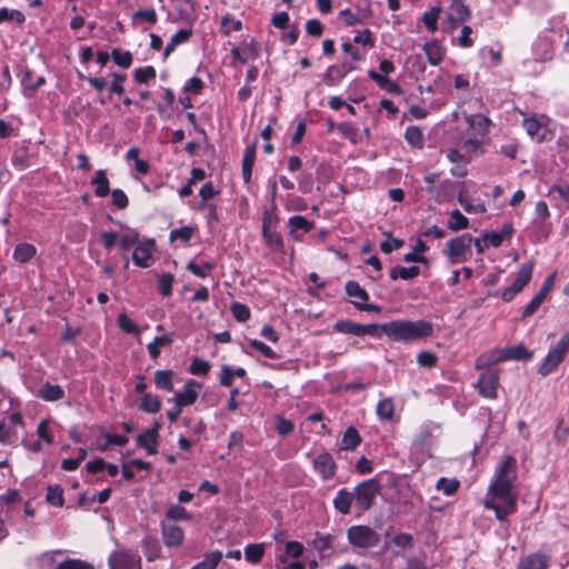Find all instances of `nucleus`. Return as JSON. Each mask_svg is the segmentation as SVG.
Here are the masks:
<instances>
[{"label": "nucleus", "mask_w": 569, "mask_h": 569, "mask_svg": "<svg viewBox=\"0 0 569 569\" xmlns=\"http://www.w3.org/2000/svg\"><path fill=\"white\" fill-rule=\"evenodd\" d=\"M483 505L487 509L495 510L496 518L499 521H505L516 511L517 493L512 486L503 481L501 486L489 487Z\"/></svg>", "instance_id": "obj_1"}, {"label": "nucleus", "mask_w": 569, "mask_h": 569, "mask_svg": "<svg viewBox=\"0 0 569 569\" xmlns=\"http://www.w3.org/2000/svg\"><path fill=\"white\" fill-rule=\"evenodd\" d=\"M432 323L427 320H393L390 321L389 338L399 342H411L431 337Z\"/></svg>", "instance_id": "obj_2"}, {"label": "nucleus", "mask_w": 569, "mask_h": 569, "mask_svg": "<svg viewBox=\"0 0 569 569\" xmlns=\"http://www.w3.org/2000/svg\"><path fill=\"white\" fill-rule=\"evenodd\" d=\"M380 491L381 483L376 477L363 480L353 488L355 508L359 516L375 506Z\"/></svg>", "instance_id": "obj_3"}, {"label": "nucleus", "mask_w": 569, "mask_h": 569, "mask_svg": "<svg viewBox=\"0 0 569 569\" xmlns=\"http://www.w3.org/2000/svg\"><path fill=\"white\" fill-rule=\"evenodd\" d=\"M347 538L353 548L370 549L380 542V535L369 526L355 525L348 528Z\"/></svg>", "instance_id": "obj_4"}, {"label": "nucleus", "mask_w": 569, "mask_h": 569, "mask_svg": "<svg viewBox=\"0 0 569 569\" xmlns=\"http://www.w3.org/2000/svg\"><path fill=\"white\" fill-rule=\"evenodd\" d=\"M472 244V237L469 234H463L460 237H456L450 239L445 249V253L447 254L450 263L455 264L458 262H463L467 260V253L470 252Z\"/></svg>", "instance_id": "obj_5"}, {"label": "nucleus", "mask_w": 569, "mask_h": 569, "mask_svg": "<svg viewBox=\"0 0 569 569\" xmlns=\"http://www.w3.org/2000/svg\"><path fill=\"white\" fill-rule=\"evenodd\" d=\"M533 270V262L523 263L518 272L515 281L511 286L503 289L501 293V299L505 302H510L517 293H519L531 280Z\"/></svg>", "instance_id": "obj_6"}, {"label": "nucleus", "mask_w": 569, "mask_h": 569, "mask_svg": "<svg viewBox=\"0 0 569 569\" xmlns=\"http://www.w3.org/2000/svg\"><path fill=\"white\" fill-rule=\"evenodd\" d=\"M345 289H346V293L349 297L358 299V301L357 300L352 301V305L356 307V309H358L360 311H368V312H380L381 311L380 306L367 303V301L369 300V293L357 281H355V280L347 281Z\"/></svg>", "instance_id": "obj_7"}, {"label": "nucleus", "mask_w": 569, "mask_h": 569, "mask_svg": "<svg viewBox=\"0 0 569 569\" xmlns=\"http://www.w3.org/2000/svg\"><path fill=\"white\" fill-rule=\"evenodd\" d=\"M110 569H141V559L136 551H113L108 559Z\"/></svg>", "instance_id": "obj_8"}, {"label": "nucleus", "mask_w": 569, "mask_h": 569, "mask_svg": "<svg viewBox=\"0 0 569 569\" xmlns=\"http://www.w3.org/2000/svg\"><path fill=\"white\" fill-rule=\"evenodd\" d=\"M498 383V371L489 369L480 373L475 387L482 397L495 399L497 397Z\"/></svg>", "instance_id": "obj_9"}, {"label": "nucleus", "mask_w": 569, "mask_h": 569, "mask_svg": "<svg viewBox=\"0 0 569 569\" xmlns=\"http://www.w3.org/2000/svg\"><path fill=\"white\" fill-rule=\"evenodd\" d=\"M517 461L515 457L507 456L503 461L496 468V480L490 486H501L503 481L509 486H515Z\"/></svg>", "instance_id": "obj_10"}, {"label": "nucleus", "mask_w": 569, "mask_h": 569, "mask_svg": "<svg viewBox=\"0 0 569 569\" xmlns=\"http://www.w3.org/2000/svg\"><path fill=\"white\" fill-rule=\"evenodd\" d=\"M156 250V242L153 239H144L136 244L132 252V261L139 268H148Z\"/></svg>", "instance_id": "obj_11"}, {"label": "nucleus", "mask_w": 569, "mask_h": 569, "mask_svg": "<svg viewBox=\"0 0 569 569\" xmlns=\"http://www.w3.org/2000/svg\"><path fill=\"white\" fill-rule=\"evenodd\" d=\"M312 465H313L315 471L317 473H319L323 480L331 479L337 473V469H338L337 463H336L333 457L327 451L318 455L313 459Z\"/></svg>", "instance_id": "obj_12"}, {"label": "nucleus", "mask_w": 569, "mask_h": 569, "mask_svg": "<svg viewBox=\"0 0 569 569\" xmlns=\"http://www.w3.org/2000/svg\"><path fill=\"white\" fill-rule=\"evenodd\" d=\"M202 385L193 379H188L184 383L183 391L177 392L173 401L179 407L191 406L197 401L198 390H200Z\"/></svg>", "instance_id": "obj_13"}, {"label": "nucleus", "mask_w": 569, "mask_h": 569, "mask_svg": "<svg viewBox=\"0 0 569 569\" xmlns=\"http://www.w3.org/2000/svg\"><path fill=\"white\" fill-rule=\"evenodd\" d=\"M533 356V352L528 350L523 345L519 343L512 347H508L505 349L497 350V356L493 361L501 362L506 360H521L527 361L530 360Z\"/></svg>", "instance_id": "obj_14"}, {"label": "nucleus", "mask_w": 569, "mask_h": 569, "mask_svg": "<svg viewBox=\"0 0 569 569\" xmlns=\"http://www.w3.org/2000/svg\"><path fill=\"white\" fill-rule=\"evenodd\" d=\"M337 536L332 533H321L319 531L315 532L312 540L308 543L317 550L320 558L329 557L335 551V540Z\"/></svg>", "instance_id": "obj_15"}, {"label": "nucleus", "mask_w": 569, "mask_h": 569, "mask_svg": "<svg viewBox=\"0 0 569 569\" xmlns=\"http://www.w3.org/2000/svg\"><path fill=\"white\" fill-rule=\"evenodd\" d=\"M355 502V496L352 491L346 488L338 490L336 497L332 500L335 509L341 515H349L351 512L352 503Z\"/></svg>", "instance_id": "obj_16"}, {"label": "nucleus", "mask_w": 569, "mask_h": 569, "mask_svg": "<svg viewBox=\"0 0 569 569\" xmlns=\"http://www.w3.org/2000/svg\"><path fill=\"white\" fill-rule=\"evenodd\" d=\"M469 129L472 130L471 134L483 139L488 133L490 119L481 113L471 114L467 117Z\"/></svg>", "instance_id": "obj_17"}, {"label": "nucleus", "mask_w": 569, "mask_h": 569, "mask_svg": "<svg viewBox=\"0 0 569 569\" xmlns=\"http://www.w3.org/2000/svg\"><path fill=\"white\" fill-rule=\"evenodd\" d=\"M184 532L177 525H162V539L167 547H178L182 543Z\"/></svg>", "instance_id": "obj_18"}, {"label": "nucleus", "mask_w": 569, "mask_h": 569, "mask_svg": "<svg viewBox=\"0 0 569 569\" xmlns=\"http://www.w3.org/2000/svg\"><path fill=\"white\" fill-rule=\"evenodd\" d=\"M256 160V143L248 146L241 162V172L244 183H250L252 177V168Z\"/></svg>", "instance_id": "obj_19"}, {"label": "nucleus", "mask_w": 569, "mask_h": 569, "mask_svg": "<svg viewBox=\"0 0 569 569\" xmlns=\"http://www.w3.org/2000/svg\"><path fill=\"white\" fill-rule=\"evenodd\" d=\"M522 126L530 138L537 140L538 142L545 141L547 129L536 118L525 119Z\"/></svg>", "instance_id": "obj_20"}, {"label": "nucleus", "mask_w": 569, "mask_h": 569, "mask_svg": "<svg viewBox=\"0 0 569 569\" xmlns=\"http://www.w3.org/2000/svg\"><path fill=\"white\" fill-rule=\"evenodd\" d=\"M549 559L546 555L536 552L520 560L518 569H548Z\"/></svg>", "instance_id": "obj_21"}, {"label": "nucleus", "mask_w": 569, "mask_h": 569, "mask_svg": "<svg viewBox=\"0 0 569 569\" xmlns=\"http://www.w3.org/2000/svg\"><path fill=\"white\" fill-rule=\"evenodd\" d=\"M422 49L425 51V54L428 59V62L431 66H438L443 59L445 50L441 47V44L437 40H432L429 42H426L422 46Z\"/></svg>", "instance_id": "obj_22"}, {"label": "nucleus", "mask_w": 569, "mask_h": 569, "mask_svg": "<svg viewBox=\"0 0 569 569\" xmlns=\"http://www.w3.org/2000/svg\"><path fill=\"white\" fill-rule=\"evenodd\" d=\"M37 397L44 401H58L64 397V391L59 385H51L46 382L42 387L37 391Z\"/></svg>", "instance_id": "obj_23"}, {"label": "nucleus", "mask_w": 569, "mask_h": 569, "mask_svg": "<svg viewBox=\"0 0 569 569\" xmlns=\"http://www.w3.org/2000/svg\"><path fill=\"white\" fill-rule=\"evenodd\" d=\"M37 254V248L28 242L18 243L13 250V259L19 263L29 262Z\"/></svg>", "instance_id": "obj_24"}, {"label": "nucleus", "mask_w": 569, "mask_h": 569, "mask_svg": "<svg viewBox=\"0 0 569 569\" xmlns=\"http://www.w3.org/2000/svg\"><path fill=\"white\" fill-rule=\"evenodd\" d=\"M141 547L148 561H154L160 557L161 547L156 537H144L141 541Z\"/></svg>", "instance_id": "obj_25"}, {"label": "nucleus", "mask_w": 569, "mask_h": 569, "mask_svg": "<svg viewBox=\"0 0 569 569\" xmlns=\"http://www.w3.org/2000/svg\"><path fill=\"white\" fill-rule=\"evenodd\" d=\"M191 36H192L191 30L180 29L179 31H177L171 37L170 41L167 43V46L164 48L163 59H167L176 50V48L179 44L187 42L191 38Z\"/></svg>", "instance_id": "obj_26"}, {"label": "nucleus", "mask_w": 569, "mask_h": 569, "mask_svg": "<svg viewBox=\"0 0 569 569\" xmlns=\"http://www.w3.org/2000/svg\"><path fill=\"white\" fill-rule=\"evenodd\" d=\"M91 184L96 186L94 194L99 198L106 197L110 192V183L104 170L99 169L91 180Z\"/></svg>", "instance_id": "obj_27"}, {"label": "nucleus", "mask_w": 569, "mask_h": 569, "mask_svg": "<svg viewBox=\"0 0 569 569\" xmlns=\"http://www.w3.org/2000/svg\"><path fill=\"white\" fill-rule=\"evenodd\" d=\"M482 141L483 139L470 134L468 138L459 141L457 146L462 150L463 154L468 156V159L471 161L482 144Z\"/></svg>", "instance_id": "obj_28"}, {"label": "nucleus", "mask_w": 569, "mask_h": 569, "mask_svg": "<svg viewBox=\"0 0 569 569\" xmlns=\"http://www.w3.org/2000/svg\"><path fill=\"white\" fill-rule=\"evenodd\" d=\"M420 274V268L418 266L402 267L396 266L390 270V278L392 280L402 279L411 280Z\"/></svg>", "instance_id": "obj_29"}, {"label": "nucleus", "mask_w": 569, "mask_h": 569, "mask_svg": "<svg viewBox=\"0 0 569 569\" xmlns=\"http://www.w3.org/2000/svg\"><path fill=\"white\" fill-rule=\"evenodd\" d=\"M33 72L32 70L26 68L21 76V86L23 91L29 90L30 92H36L40 87L46 83V78L43 76H39L36 81H32Z\"/></svg>", "instance_id": "obj_30"}, {"label": "nucleus", "mask_w": 569, "mask_h": 569, "mask_svg": "<svg viewBox=\"0 0 569 569\" xmlns=\"http://www.w3.org/2000/svg\"><path fill=\"white\" fill-rule=\"evenodd\" d=\"M361 441L360 435L358 430L350 426L346 429L342 440H341V449L347 451L355 450Z\"/></svg>", "instance_id": "obj_31"}, {"label": "nucleus", "mask_w": 569, "mask_h": 569, "mask_svg": "<svg viewBox=\"0 0 569 569\" xmlns=\"http://www.w3.org/2000/svg\"><path fill=\"white\" fill-rule=\"evenodd\" d=\"M173 341V338L171 335H162L156 337L150 343H148L147 349L149 352V356L152 359H157L160 356V349L162 347L171 345Z\"/></svg>", "instance_id": "obj_32"}, {"label": "nucleus", "mask_w": 569, "mask_h": 569, "mask_svg": "<svg viewBox=\"0 0 569 569\" xmlns=\"http://www.w3.org/2000/svg\"><path fill=\"white\" fill-rule=\"evenodd\" d=\"M139 409L148 413H157L161 409V400L152 393H144L140 400Z\"/></svg>", "instance_id": "obj_33"}, {"label": "nucleus", "mask_w": 569, "mask_h": 569, "mask_svg": "<svg viewBox=\"0 0 569 569\" xmlns=\"http://www.w3.org/2000/svg\"><path fill=\"white\" fill-rule=\"evenodd\" d=\"M450 10V18L456 22H463L470 17L469 8L463 0H452Z\"/></svg>", "instance_id": "obj_34"}, {"label": "nucleus", "mask_w": 569, "mask_h": 569, "mask_svg": "<svg viewBox=\"0 0 569 569\" xmlns=\"http://www.w3.org/2000/svg\"><path fill=\"white\" fill-rule=\"evenodd\" d=\"M223 555L219 550L207 552L202 561L191 567V569H216Z\"/></svg>", "instance_id": "obj_35"}, {"label": "nucleus", "mask_w": 569, "mask_h": 569, "mask_svg": "<svg viewBox=\"0 0 569 569\" xmlns=\"http://www.w3.org/2000/svg\"><path fill=\"white\" fill-rule=\"evenodd\" d=\"M428 250L429 247L422 240L419 239L413 248V251L406 253L403 256V260L406 262L428 263V259L421 254Z\"/></svg>", "instance_id": "obj_36"}, {"label": "nucleus", "mask_w": 569, "mask_h": 569, "mask_svg": "<svg viewBox=\"0 0 569 569\" xmlns=\"http://www.w3.org/2000/svg\"><path fill=\"white\" fill-rule=\"evenodd\" d=\"M173 371L172 370H157L154 372V383L158 389L172 391L173 382H172Z\"/></svg>", "instance_id": "obj_37"}, {"label": "nucleus", "mask_w": 569, "mask_h": 569, "mask_svg": "<svg viewBox=\"0 0 569 569\" xmlns=\"http://www.w3.org/2000/svg\"><path fill=\"white\" fill-rule=\"evenodd\" d=\"M335 330L339 333L361 337V323H357L351 320H338L335 323Z\"/></svg>", "instance_id": "obj_38"}, {"label": "nucleus", "mask_w": 569, "mask_h": 569, "mask_svg": "<svg viewBox=\"0 0 569 569\" xmlns=\"http://www.w3.org/2000/svg\"><path fill=\"white\" fill-rule=\"evenodd\" d=\"M562 360L563 359H561L558 355H556L551 350H549V352L545 357L542 363L538 368V372L545 377V376L549 375L550 372H552Z\"/></svg>", "instance_id": "obj_39"}, {"label": "nucleus", "mask_w": 569, "mask_h": 569, "mask_svg": "<svg viewBox=\"0 0 569 569\" xmlns=\"http://www.w3.org/2000/svg\"><path fill=\"white\" fill-rule=\"evenodd\" d=\"M389 328L390 322L377 325V323H370V325H361V337L365 336H371L379 338L382 335H386L389 337Z\"/></svg>", "instance_id": "obj_40"}, {"label": "nucleus", "mask_w": 569, "mask_h": 569, "mask_svg": "<svg viewBox=\"0 0 569 569\" xmlns=\"http://www.w3.org/2000/svg\"><path fill=\"white\" fill-rule=\"evenodd\" d=\"M264 555L263 543H249L244 548V558L250 563H259Z\"/></svg>", "instance_id": "obj_41"}, {"label": "nucleus", "mask_w": 569, "mask_h": 569, "mask_svg": "<svg viewBox=\"0 0 569 569\" xmlns=\"http://www.w3.org/2000/svg\"><path fill=\"white\" fill-rule=\"evenodd\" d=\"M118 242L120 250L128 251L139 242V232L136 229L127 228L126 233L119 234Z\"/></svg>", "instance_id": "obj_42"}, {"label": "nucleus", "mask_w": 569, "mask_h": 569, "mask_svg": "<svg viewBox=\"0 0 569 569\" xmlns=\"http://www.w3.org/2000/svg\"><path fill=\"white\" fill-rule=\"evenodd\" d=\"M469 226V220L465 217L458 209H455L450 213V218L448 220L447 227L451 231H459L462 229H467Z\"/></svg>", "instance_id": "obj_43"}, {"label": "nucleus", "mask_w": 569, "mask_h": 569, "mask_svg": "<svg viewBox=\"0 0 569 569\" xmlns=\"http://www.w3.org/2000/svg\"><path fill=\"white\" fill-rule=\"evenodd\" d=\"M440 13L441 9L439 7H432L422 14L421 20L430 32H436L438 30V19Z\"/></svg>", "instance_id": "obj_44"}, {"label": "nucleus", "mask_w": 569, "mask_h": 569, "mask_svg": "<svg viewBox=\"0 0 569 569\" xmlns=\"http://www.w3.org/2000/svg\"><path fill=\"white\" fill-rule=\"evenodd\" d=\"M46 500L53 507H62L64 503L63 489L59 485H51L47 488Z\"/></svg>", "instance_id": "obj_45"}, {"label": "nucleus", "mask_w": 569, "mask_h": 569, "mask_svg": "<svg viewBox=\"0 0 569 569\" xmlns=\"http://www.w3.org/2000/svg\"><path fill=\"white\" fill-rule=\"evenodd\" d=\"M377 416L381 420H390L393 417L395 405L391 398L381 399L376 408Z\"/></svg>", "instance_id": "obj_46"}, {"label": "nucleus", "mask_w": 569, "mask_h": 569, "mask_svg": "<svg viewBox=\"0 0 569 569\" xmlns=\"http://www.w3.org/2000/svg\"><path fill=\"white\" fill-rule=\"evenodd\" d=\"M345 77L346 76L342 73L340 68L333 64L328 67V69L323 73V82L329 87H335L339 84Z\"/></svg>", "instance_id": "obj_47"}, {"label": "nucleus", "mask_w": 569, "mask_h": 569, "mask_svg": "<svg viewBox=\"0 0 569 569\" xmlns=\"http://www.w3.org/2000/svg\"><path fill=\"white\" fill-rule=\"evenodd\" d=\"M137 445L143 448L148 455H156L158 452V439L147 436L146 431L137 437Z\"/></svg>", "instance_id": "obj_48"}, {"label": "nucleus", "mask_w": 569, "mask_h": 569, "mask_svg": "<svg viewBox=\"0 0 569 569\" xmlns=\"http://www.w3.org/2000/svg\"><path fill=\"white\" fill-rule=\"evenodd\" d=\"M405 138H406L407 142L412 147H417V148L423 147L422 131L416 126H411V127L407 128V130L405 132Z\"/></svg>", "instance_id": "obj_49"}, {"label": "nucleus", "mask_w": 569, "mask_h": 569, "mask_svg": "<svg viewBox=\"0 0 569 569\" xmlns=\"http://www.w3.org/2000/svg\"><path fill=\"white\" fill-rule=\"evenodd\" d=\"M24 20L26 17L20 10H10L6 7L0 8V23L16 21L21 24Z\"/></svg>", "instance_id": "obj_50"}, {"label": "nucleus", "mask_w": 569, "mask_h": 569, "mask_svg": "<svg viewBox=\"0 0 569 569\" xmlns=\"http://www.w3.org/2000/svg\"><path fill=\"white\" fill-rule=\"evenodd\" d=\"M289 228L291 232L297 230H303L305 232H309L313 229V222L309 221L303 216H293L289 219Z\"/></svg>", "instance_id": "obj_51"}, {"label": "nucleus", "mask_w": 569, "mask_h": 569, "mask_svg": "<svg viewBox=\"0 0 569 569\" xmlns=\"http://www.w3.org/2000/svg\"><path fill=\"white\" fill-rule=\"evenodd\" d=\"M157 76L156 69L152 66L141 67L134 70L133 78L138 83H148Z\"/></svg>", "instance_id": "obj_52"}, {"label": "nucleus", "mask_w": 569, "mask_h": 569, "mask_svg": "<svg viewBox=\"0 0 569 569\" xmlns=\"http://www.w3.org/2000/svg\"><path fill=\"white\" fill-rule=\"evenodd\" d=\"M174 281V277L172 273H162L158 278V290L163 297H169L172 295V283Z\"/></svg>", "instance_id": "obj_53"}, {"label": "nucleus", "mask_w": 569, "mask_h": 569, "mask_svg": "<svg viewBox=\"0 0 569 569\" xmlns=\"http://www.w3.org/2000/svg\"><path fill=\"white\" fill-rule=\"evenodd\" d=\"M112 59L116 64L121 68L128 69L132 63V54L130 51H121L118 48L111 51Z\"/></svg>", "instance_id": "obj_54"}, {"label": "nucleus", "mask_w": 569, "mask_h": 569, "mask_svg": "<svg viewBox=\"0 0 569 569\" xmlns=\"http://www.w3.org/2000/svg\"><path fill=\"white\" fill-rule=\"evenodd\" d=\"M436 488L437 490L442 491L446 496H451L458 490L459 482L456 479L441 477L438 479Z\"/></svg>", "instance_id": "obj_55"}, {"label": "nucleus", "mask_w": 569, "mask_h": 569, "mask_svg": "<svg viewBox=\"0 0 569 569\" xmlns=\"http://www.w3.org/2000/svg\"><path fill=\"white\" fill-rule=\"evenodd\" d=\"M262 237L268 247L274 250H281L283 248V240L280 233L270 230L262 231Z\"/></svg>", "instance_id": "obj_56"}, {"label": "nucleus", "mask_w": 569, "mask_h": 569, "mask_svg": "<svg viewBox=\"0 0 569 569\" xmlns=\"http://www.w3.org/2000/svg\"><path fill=\"white\" fill-rule=\"evenodd\" d=\"M118 326L122 331L130 335H139V327L126 315L120 313L117 318Z\"/></svg>", "instance_id": "obj_57"}, {"label": "nucleus", "mask_w": 569, "mask_h": 569, "mask_svg": "<svg viewBox=\"0 0 569 569\" xmlns=\"http://www.w3.org/2000/svg\"><path fill=\"white\" fill-rule=\"evenodd\" d=\"M210 368L211 366L209 361L201 358H193L190 363L189 371L192 375L206 376L210 371Z\"/></svg>", "instance_id": "obj_58"}, {"label": "nucleus", "mask_w": 569, "mask_h": 569, "mask_svg": "<svg viewBox=\"0 0 569 569\" xmlns=\"http://www.w3.org/2000/svg\"><path fill=\"white\" fill-rule=\"evenodd\" d=\"M249 345L252 349L261 352L268 359L276 360L279 358V355L274 350L260 340L252 339L249 341Z\"/></svg>", "instance_id": "obj_59"}, {"label": "nucleus", "mask_w": 569, "mask_h": 569, "mask_svg": "<svg viewBox=\"0 0 569 569\" xmlns=\"http://www.w3.org/2000/svg\"><path fill=\"white\" fill-rule=\"evenodd\" d=\"M230 309L233 317L239 322H246L247 320H249L251 313L250 309L246 305L240 302H232Z\"/></svg>", "instance_id": "obj_60"}, {"label": "nucleus", "mask_w": 569, "mask_h": 569, "mask_svg": "<svg viewBox=\"0 0 569 569\" xmlns=\"http://www.w3.org/2000/svg\"><path fill=\"white\" fill-rule=\"evenodd\" d=\"M482 58L489 61L490 67L499 66L501 62V51L485 47L480 51Z\"/></svg>", "instance_id": "obj_61"}, {"label": "nucleus", "mask_w": 569, "mask_h": 569, "mask_svg": "<svg viewBox=\"0 0 569 569\" xmlns=\"http://www.w3.org/2000/svg\"><path fill=\"white\" fill-rule=\"evenodd\" d=\"M57 569H94V567L80 559H66L57 566Z\"/></svg>", "instance_id": "obj_62"}, {"label": "nucleus", "mask_w": 569, "mask_h": 569, "mask_svg": "<svg viewBox=\"0 0 569 569\" xmlns=\"http://www.w3.org/2000/svg\"><path fill=\"white\" fill-rule=\"evenodd\" d=\"M549 196L559 198L569 208V182L567 184L553 186L549 190Z\"/></svg>", "instance_id": "obj_63"}, {"label": "nucleus", "mask_w": 569, "mask_h": 569, "mask_svg": "<svg viewBox=\"0 0 569 569\" xmlns=\"http://www.w3.org/2000/svg\"><path fill=\"white\" fill-rule=\"evenodd\" d=\"M553 353L558 355L561 359L565 358L569 351V331L566 332L555 347L550 349Z\"/></svg>", "instance_id": "obj_64"}]
</instances>
